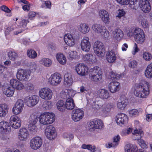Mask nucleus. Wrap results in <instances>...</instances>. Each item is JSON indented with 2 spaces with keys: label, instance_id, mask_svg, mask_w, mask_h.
Here are the masks:
<instances>
[{
  "label": "nucleus",
  "instance_id": "nucleus-9",
  "mask_svg": "<svg viewBox=\"0 0 152 152\" xmlns=\"http://www.w3.org/2000/svg\"><path fill=\"white\" fill-rule=\"evenodd\" d=\"M45 133L47 138L51 140L54 139L56 136L55 128L52 125L47 127L45 131Z\"/></svg>",
  "mask_w": 152,
  "mask_h": 152
},
{
  "label": "nucleus",
  "instance_id": "nucleus-50",
  "mask_svg": "<svg viewBox=\"0 0 152 152\" xmlns=\"http://www.w3.org/2000/svg\"><path fill=\"white\" fill-rule=\"evenodd\" d=\"M142 57L144 60L146 61H150L152 58L151 54L148 52L145 51L143 53Z\"/></svg>",
  "mask_w": 152,
  "mask_h": 152
},
{
  "label": "nucleus",
  "instance_id": "nucleus-10",
  "mask_svg": "<svg viewBox=\"0 0 152 152\" xmlns=\"http://www.w3.org/2000/svg\"><path fill=\"white\" fill-rule=\"evenodd\" d=\"M136 35L134 38L137 43L142 44L145 41V35L144 32L141 29L138 28V30H137L135 33Z\"/></svg>",
  "mask_w": 152,
  "mask_h": 152
},
{
  "label": "nucleus",
  "instance_id": "nucleus-13",
  "mask_svg": "<svg viewBox=\"0 0 152 152\" xmlns=\"http://www.w3.org/2000/svg\"><path fill=\"white\" fill-rule=\"evenodd\" d=\"M29 136V133L27 129L23 127L20 129L18 132V138L20 141L26 140Z\"/></svg>",
  "mask_w": 152,
  "mask_h": 152
},
{
  "label": "nucleus",
  "instance_id": "nucleus-23",
  "mask_svg": "<svg viewBox=\"0 0 152 152\" xmlns=\"http://www.w3.org/2000/svg\"><path fill=\"white\" fill-rule=\"evenodd\" d=\"M83 59L89 63L93 64L96 61L95 56L91 53H88L83 56Z\"/></svg>",
  "mask_w": 152,
  "mask_h": 152
},
{
  "label": "nucleus",
  "instance_id": "nucleus-21",
  "mask_svg": "<svg viewBox=\"0 0 152 152\" xmlns=\"http://www.w3.org/2000/svg\"><path fill=\"white\" fill-rule=\"evenodd\" d=\"M137 20L139 23L143 28L146 29L148 28L150 24L145 16L140 15L137 17Z\"/></svg>",
  "mask_w": 152,
  "mask_h": 152
},
{
  "label": "nucleus",
  "instance_id": "nucleus-56",
  "mask_svg": "<svg viewBox=\"0 0 152 152\" xmlns=\"http://www.w3.org/2000/svg\"><path fill=\"white\" fill-rule=\"evenodd\" d=\"M129 115L131 117H136L139 114L138 111L135 109H132L128 111Z\"/></svg>",
  "mask_w": 152,
  "mask_h": 152
},
{
  "label": "nucleus",
  "instance_id": "nucleus-19",
  "mask_svg": "<svg viewBox=\"0 0 152 152\" xmlns=\"http://www.w3.org/2000/svg\"><path fill=\"white\" fill-rule=\"evenodd\" d=\"M99 18L105 24H108L110 22L109 15L108 12L104 10H100L98 13Z\"/></svg>",
  "mask_w": 152,
  "mask_h": 152
},
{
  "label": "nucleus",
  "instance_id": "nucleus-30",
  "mask_svg": "<svg viewBox=\"0 0 152 152\" xmlns=\"http://www.w3.org/2000/svg\"><path fill=\"white\" fill-rule=\"evenodd\" d=\"M78 30L81 33L86 34L88 33L90 28L88 24L86 23H81L78 26Z\"/></svg>",
  "mask_w": 152,
  "mask_h": 152
},
{
  "label": "nucleus",
  "instance_id": "nucleus-57",
  "mask_svg": "<svg viewBox=\"0 0 152 152\" xmlns=\"http://www.w3.org/2000/svg\"><path fill=\"white\" fill-rule=\"evenodd\" d=\"M22 109L18 107L17 106H15L14 105L12 109V113L13 114L15 115H17L20 113L22 111Z\"/></svg>",
  "mask_w": 152,
  "mask_h": 152
},
{
  "label": "nucleus",
  "instance_id": "nucleus-20",
  "mask_svg": "<svg viewBox=\"0 0 152 152\" xmlns=\"http://www.w3.org/2000/svg\"><path fill=\"white\" fill-rule=\"evenodd\" d=\"M113 37L117 41H121L123 37V31L120 29H115L112 32Z\"/></svg>",
  "mask_w": 152,
  "mask_h": 152
},
{
  "label": "nucleus",
  "instance_id": "nucleus-26",
  "mask_svg": "<svg viewBox=\"0 0 152 152\" xmlns=\"http://www.w3.org/2000/svg\"><path fill=\"white\" fill-rule=\"evenodd\" d=\"M11 131V127L7 122L3 121L0 122V132H10Z\"/></svg>",
  "mask_w": 152,
  "mask_h": 152
},
{
  "label": "nucleus",
  "instance_id": "nucleus-5",
  "mask_svg": "<svg viewBox=\"0 0 152 152\" xmlns=\"http://www.w3.org/2000/svg\"><path fill=\"white\" fill-rule=\"evenodd\" d=\"M31 72L28 70L19 69L17 70L16 77L21 81H27L30 75Z\"/></svg>",
  "mask_w": 152,
  "mask_h": 152
},
{
  "label": "nucleus",
  "instance_id": "nucleus-28",
  "mask_svg": "<svg viewBox=\"0 0 152 152\" xmlns=\"http://www.w3.org/2000/svg\"><path fill=\"white\" fill-rule=\"evenodd\" d=\"M127 103V99L121 97L117 103V107L121 110H123L126 107Z\"/></svg>",
  "mask_w": 152,
  "mask_h": 152
},
{
  "label": "nucleus",
  "instance_id": "nucleus-52",
  "mask_svg": "<svg viewBox=\"0 0 152 152\" xmlns=\"http://www.w3.org/2000/svg\"><path fill=\"white\" fill-rule=\"evenodd\" d=\"M27 55L30 58H34L37 57V53L32 50H28L27 51Z\"/></svg>",
  "mask_w": 152,
  "mask_h": 152
},
{
  "label": "nucleus",
  "instance_id": "nucleus-15",
  "mask_svg": "<svg viewBox=\"0 0 152 152\" xmlns=\"http://www.w3.org/2000/svg\"><path fill=\"white\" fill-rule=\"evenodd\" d=\"M10 85L14 89L20 91L24 88V86L22 83L16 79L12 78L10 81Z\"/></svg>",
  "mask_w": 152,
  "mask_h": 152
},
{
  "label": "nucleus",
  "instance_id": "nucleus-49",
  "mask_svg": "<svg viewBox=\"0 0 152 152\" xmlns=\"http://www.w3.org/2000/svg\"><path fill=\"white\" fill-rule=\"evenodd\" d=\"M7 55L9 59L12 60H15L18 57L17 53L12 51L8 52Z\"/></svg>",
  "mask_w": 152,
  "mask_h": 152
},
{
  "label": "nucleus",
  "instance_id": "nucleus-46",
  "mask_svg": "<svg viewBox=\"0 0 152 152\" xmlns=\"http://www.w3.org/2000/svg\"><path fill=\"white\" fill-rule=\"evenodd\" d=\"M53 105L50 101H45L42 105V107L45 110H48L52 107Z\"/></svg>",
  "mask_w": 152,
  "mask_h": 152
},
{
  "label": "nucleus",
  "instance_id": "nucleus-3",
  "mask_svg": "<svg viewBox=\"0 0 152 152\" xmlns=\"http://www.w3.org/2000/svg\"><path fill=\"white\" fill-rule=\"evenodd\" d=\"M89 78L93 81L98 82L102 79V74L100 68L95 66L90 70Z\"/></svg>",
  "mask_w": 152,
  "mask_h": 152
},
{
  "label": "nucleus",
  "instance_id": "nucleus-36",
  "mask_svg": "<svg viewBox=\"0 0 152 152\" xmlns=\"http://www.w3.org/2000/svg\"><path fill=\"white\" fill-rule=\"evenodd\" d=\"M137 149V146L130 144L126 145L124 147L125 152H135Z\"/></svg>",
  "mask_w": 152,
  "mask_h": 152
},
{
  "label": "nucleus",
  "instance_id": "nucleus-54",
  "mask_svg": "<svg viewBox=\"0 0 152 152\" xmlns=\"http://www.w3.org/2000/svg\"><path fill=\"white\" fill-rule=\"evenodd\" d=\"M96 125V129H102L103 128L104 125L102 121L100 119H97L95 120Z\"/></svg>",
  "mask_w": 152,
  "mask_h": 152
},
{
  "label": "nucleus",
  "instance_id": "nucleus-14",
  "mask_svg": "<svg viewBox=\"0 0 152 152\" xmlns=\"http://www.w3.org/2000/svg\"><path fill=\"white\" fill-rule=\"evenodd\" d=\"M75 69L77 73L80 75L85 76L88 74V68L83 64H77L76 67Z\"/></svg>",
  "mask_w": 152,
  "mask_h": 152
},
{
  "label": "nucleus",
  "instance_id": "nucleus-12",
  "mask_svg": "<svg viewBox=\"0 0 152 152\" xmlns=\"http://www.w3.org/2000/svg\"><path fill=\"white\" fill-rule=\"evenodd\" d=\"M39 97L36 95H34L29 97H26L25 101L26 104L29 107H32L38 102Z\"/></svg>",
  "mask_w": 152,
  "mask_h": 152
},
{
  "label": "nucleus",
  "instance_id": "nucleus-61",
  "mask_svg": "<svg viewBox=\"0 0 152 152\" xmlns=\"http://www.w3.org/2000/svg\"><path fill=\"white\" fill-rule=\"evenodd\" d=\"M24 105V103L22 100L21 99H18L16 101L15 105V106H17L23 109Z\"/></svg>",
  "mask_w": 152,
  "mask_h": 152
},
{
  "label": "nucleus",
  "instance_id": "nucleus-25",
  "mask_svg": "<svg viewBox=\"0 0 152 152\" xmlns=\"http://www.w3.org/2000/svg\"><path fill=\"white\" fill-rule=\"evenodd\" d=\"M105 27L100 24L94 23L92 26L91 29L94 33L99 34L102 33Z\"/></svg>",
  "mask_w": 152,
  "mask_h": 152
},
{
  "label": "nucleus",
  "instance_id": "nucleus-29",
  "mask_svg": "<svg viewBox=\"0 0 152 152\" xmlns=\"http://www.w3.org/2000/svg\"><path fill=\"white\" fill-rule=\"evenodd\" d=\"M106 57L107 61L110 63L114 62L116 58L115 52L113 50L108 52L106 54Z\"/></svg>",
  "mask_w": 152,
  "mask_h": 152
},
{
  "label": "nucleus",
  "instance_id": "nucleus-4",
  "mask_svg": "<svg viewBox=\"0 0 152 152\" xmlns=\"http://www.w3.org/2000/svg\"><path fill=\"white\" fill-rule=\"evenodd\" d=\"M94 53L99 57L102 58L105 55V50L103 44L97 41L94 45Z\"/></svg>",
  "mask_w": 152,
  "mask_h": 152
},
{
  "label": "nucleus",
  "instance_id": "nucleus-11",
  "mask_svg": "<svg viewBox=\"0 0 152 152\" xmlns=\"http://www.w3.org/2000/svg\"><path fill=\"white\" fill-rule=\"evenodd\" d=\"M61 80L62 78L59 75L54 73L49 78L48 82L52 86H56L60 83Z\"/></svg>",
  "mask_w": 152,
  "mask_h": 152
},
{
  "label": "nucleus",
  "instance_id": "nucleus-6",
  "mask_svg": "<svg viewBox=\"0 0 152 152\" xmlns=\"http://www.w3.org/2000/svg\"><path fill=\"white\" fill-rule=\"evenodd\" d=\"M39 95L42 99L48 100L52 99L53 92L50 89L48 88H41L39 90Z\"/></svg>",
  "mask_w": 152,
  "mask_h": 152
},
{
  "label": "nucleus",
  "instance_id": "nucleus-44",
  "mask_svg": "<svg viewBox=\"0 0 152 152\" xmlns=\"http://www.w3.org/2000/svg\"><path fill=\"white\" fill-rule=\"evenodd\" d=\"M56 106L59 110L62 111L65 109V102L62 100H59L57 103Z\"/></svg>",
  "mask_w": 152,
  "mask_h": 152
},
{
  "label": "nucleus",
  "instance_id": "nucleus-41",
  "mask_svg": "<svg viewBox=\"0 0 152 152\" xmlns=\"http://www.w3.org/2000/svg\"><path fill=\"white\" fill-rule=\"evenodd\" d=\"M26 30L25 29V28H23L18 26L16 27L15 25H13V34L14 35H17L19 34L24 32Z\"/></svg>",
  "mask_w": 152,
  "mask_h": 152
},
{
  "label": "nucleus",
  "instance_id": "nucleus-2",
  "mask_svg": "<svg viewBox=\"0 0 152 152\" xmlns=\"http://www.w3.org/2000/svg\"><path fill=\"white\" fill-rule=\"evenodd\" d=\"M54 114L48 112L43 113L41 114L39 118V121L43 125L51 124L55 121Z\"/></svg>",
  "mask_w": 152,
  "mask_h": 152
},
{
  "label": "nucleus",
  "instance_id": "nucleus-27",
  "mask_svg": "<svg viewBox=\"0 0 152 152\" xmlns=\"http://www.w3.org/2000/svg\"><path fill=\"white\" fill-rule=\"evenodd\" d=\"M97 92L99 97L102 99H107L110 97L108 91L105 89H99Z\"/></svg>",
  "mask_w": 152,
  "mask_h": 152
},
{
  "label": "nucleus",
  "instance_id": "nucleus-58",
  "mask_svg": "<svg viewBox=\"0 0 152 152\" xmlns=\"http://www.w3.org/2000/svg\"><path fill=\"white\" fill-rule=\"evenodd\" d=\"M117 15L116 17L120 19L122 17L124 16L125 12L123 9L118 10L117 12Z\"/></svg>",
  "mask_w": 152,
  "mask_h": 152
},
{
  "label": "nucleus",
  "instance_id": "nucleus-24",
  "mask_svg": "<svg viewBox=\"0 0 152 152\" xmlns=\"http://www.w3.org/2000/svg\"><path fill=\"white\" fill-rule=\"evenodd\" d=\"M108 88L111 92L115 93L118 91L120 88V83L116 81H113L109 84Z\"/></svg>",
  "mask_w": 152,
  "mask_h": 152
},
{
  "label": "nucleus",
  "instance_id": "nucleus-63",
  "mask_svg": "<svg viewBox=\"0 0 152 152\" xmlns=\"http://www.w3.org/2000/svg\"><path fill=\"white\" fill-rule=\"evenodd\" d=\"M20 120V118L15 115H13L11 116L10 119L9 121L10 124H12V123L14 122Z\"/></svg>",
  "mask_w": 152,
  "mask_h": 152
},
{
  "label": "nucleus",
  "instance_id": "nucleus-34",
  "mask_svg": "<svg viewBox=\"0 0 152 152\" xmlns=\"http://www.w3.org/2000/svg\"><path fill=\"white\" fill-rule=\"evenodd\" d=\"M75 106V104L73 99L71 98L66 99L65 103V108L68 110H72Z\"/></svg>",
  "mask_w": 152,
  "mask_h": 152
},
{
  "label": "nucleus",
  "instance_id": "nucleus-38",
  "mask_svg": "<svg viewBox=\"0 0 152 152\" xmlns=\"http://www.w3.org/2000/svg\"><path fill=\"white\" fill-rule=\"evenodd\" d=\"M38 119V118L37 114L36 113H33L30 116L29 124L36 125Z\"/></svg>",
  "mask_w": 152,
  "mask_h": 152
},
{
  "label": "nucleus",
  "instance_id": "nucleus-59",
  "mask_svg": "<svg viewBox=\"0 0 152 152\" xmlns=\"http://www.w3.org/2000/svg\"><path fill=\"white\" fill-rule=\"evenodd\" d=\"M138 143L142 148L145 149L147 148V144L142 139L137 140Z\"/></svg>",
  "mask_w": 152,
  "mask_h": 152
},
{
  "label": "nucleus",
  "instance_id": "nucleus-22",
  "mask_svg": "<svg viewBox=\"0 0 152 152\" xmlns=\"http://www.w3.org/2000/svg\"><path fill=\"white\" fill-rule=\"evenodd\" d=\"M114 105L113 103L109 102L106 104H103L102 106V111L103 116H106V114L113 109Z\"/></svg>",
  "mask_w": 152,
  "mask_h": 152
},
{
  "label": "nucleus",
  "instance_id": "nucleus-39",
  "mask_svg": "<svg viewBox=\"0 0 152 152\" xmlns=\"http://www.w3.org/2000/svg\"><path fill=\"white\" fill-rule=\"evenodd\" d=\"M145 75L147 78H152V63L148 66L145 72Z\"/></svg>",
  "mask_w": 152,
  "mask_h": 152
},
{
  "label": "nucleus",
  "instance_id": "nucleus-48",
  "mask_svg": "<svg viewBox=\"0 0 152 152\" xmlns=\"http://www.w3.org/2000/svg\"><path fill=\"white\" fill-rule=\"evenodd\" d=\"M81 148L83 149H87L90 150L91 152H94L95 151L96 147L94 145H91L83 144L81 146Z\"/></svg>",
  "mask_w": 152,
  "mask_h": 152
},
{
  "label": "nucleus",
  "instance_id": "nucleus-31",
  "mask_svg": "<svg viewBox=\"0 0 152 152\" xmlns=\"http://www.w3.org/2000/svg\"><path fill=\"white\" fill-rule=\"evenodd\" d=\"M132 134L133 135V138L135 140L140 139L143 135V132L141 129H137L133 131Z\"/></svg>",
  "mask_w": 152,
  "mask_h": 152
},
{
  "label": "nucleus",
  "instance_id": "nucleus-43",
  "mask_svg": "<svg viewBox=\"0 0 152 152\" xmlns=\"http://www.w3.org/2000/svg\"><path fill=\"white\" fill-rule=\"evenodd\" d=\"M121 77L120 74H117L115 72L111 71L109 73L107 77L109 79L115 80L119 79Z\"/></svg>",
  "mask_w": 152,
  "mask_h": 152
},
{
  "label": "nucleus",
  "instance_id": "nucleus-47",
  "mask_svg": "<svg viewBox=\"0 0 152 152\" xmlns=\"http://www.w3.org/2000/svg\"><path fill=\"white\" fill-rule=\"evenodd\" d=\"M102 33L100 34L102 37L103 39L105 40L108 39L110 37V33L109 31L105 27V28H104Z\"/></svg>",
  "mask_w": 152,
  "mask_h": 152
},
{
  "label": "nucleus",
  "instance_id": "nucleus-55",
  "mask_svg": "<svg viewBox=\"0 0 152 152\" xmlns=\"http://www.w3.org/2000/svg\"><path fill=\"white\" fill-rule=\"evenodd\" d=\"M29 21L28 20L23 19L20 22L18 26L23 28H25V29L27 30V28L26 26L27 23Z\"/></svg>",
  "mask_w": 152,
  "mask_h": 152
},
{
  "label": "nucleus",
  "instance_id": "nucleus-1",
  "mask_svg": "<svg viewBox=\"0 0 152 152\" xmlns=\"http://www.w3.org/2000/svg\"><path fill=\"white\" fill-rule=\"evenodd\" d=\"M150 84L145 81L136 84L134 93L137 97L142 98L147 97L150 94Z\"/></svg>",
  "mask_w": 152,
  "mask_h": 152
},
{
  "label": "nucleus",
  "instance_id": "nucleus-16",
  "mask_svg": "<svg viewBox=\"0 0 152 152\" xmlns=\"http://www.w3.org/2000/svg\"><path fill=\"white\" fill-rule=\"evenodd\" d=\"M65 43L70 47L74 45L75 43V37L70 34H65L64 37Z\"/></svg>",
  "mask_w": 152,
  "mask_h": 152
},
{
  "label": "nucleus",
  "instance_id": "nucleus-62",
  "mask_svg": "<svg viewBox=\"0 0 152 152\" xmlns=\"http://www.w3.org/2000/svg\"><path fill=\"white\" fill-rule=\"evenodd\" d=\"M63 137L65 139L67 140L70 141L73 139L74 136L73 134H68L66 133H64L63 134Z\"/></svg>",
  "mask_w": 152,
  "mask_h": 152
},
{
  "label": "nucleus",
  "instance_id": "nucleus-32",
  "mask_svg": "<svg viewBox=\"0 0 152 152\" xmlns=\"http://www.w3.org/2000/svg\"><path fill=\"white\" fill-rule=\"evenodd\" d=\"M75 94V92L72 90L71 91L69 89H66L64 91H63L61 94V96L62 98L66 99L69 98L71 96H73Z\"/></svg>",
  "mask_w": 152,
  "mask_h": 152
},
{
  "label": "nucleus",
  "instance_id": "nucleus-60",
  "mask_svg": "<svg viewBox=\"0 0 152 152\" xmlns=\"http://www.w3.org/2000/svg\"><path fill=\"white\" fill-rule=\"evenodd\" d=\"M10 124L12 128L15 129H18L20 128L21 126V120L14 122Z\"/></svg>",
  "mask_w": 152,
  "mask_h": 152
},
{
  "label": "nucleus",
  "instance_id": "nucleus-33",
  "mask_svg": "<svg viewBox=\"0 0 152 152\" xmlns=\"http://www.w3.org/2000/svg\"><path fill=\"white\" fill-rule=\"evenodd\" d=\"M8 109L7 105L6 104H0V117H4L7 113Z\"/></svg>",
  "mask_w": 152,
  "mask_h": 152
},
{
  "label": "nucleus",
  "instance_id": "nucleus-51",
  "mask_svg": "<svg viewBox=\"0 0 152 152\" xmlns=\"http://www.w3.org/2000/svg\"><path fill=\"white\" fill-rule=\"evenodd\" d=\"M134 0H116L117 2L120 4L123 5H127L129 4V7L131 8V5L132 3L134 2Z\"/></svg>",
  "mask_w": 152,
  "mask_h": 152
},
{
  "label": "nucleus",
  "instance_id": "nucleus-42",
  "mask_svg": "<svg viewBox=\"0 0 152 152\" xmlns=\"http://www.w3.org/2000/svg\"><path fill=\"white\" fill-rule=\"evenodd\" d=\"M64 79L65 83H66L69 85H71L72 83V79L70 74H65L64 76Z\"/></svg>",
  "mask_w": 152,
  "mask_h": 152
},
{
  "label": "nucleus",
  "instance_id": "nucleus-17",
  "mask_svg": "<svg viewBox=\"0 0 152 152\" xmlns=\"http://www.w3.org/2000/svg\"><path fill=\"white\" fill-rule=\"evenodd\" d=\"M91 43L89 41V38L85 37L81 40V47L82 50L85 52H88L91 48Z\"/></svg>",
  "mask_w": 152,
  "mask_h": 152
},
{
  "label": "nucleus",
  "instance_id": "nucleus-8",
  "mask_svg": "<svg viewBox=\"0 0 152 152\" xmlns=\"http://www.w3.org/2000/svg\"><path fill=\"white\" fill-rule=\"evenodd\" d=\"M84 115L83 111L80 109H75L72 113V118L75 122L80 121L83 117Z\"/></svg>",
  "mask_w": 152,
  "mask_h": 152
},
{
  "label": "nucleus",
  "instance_id": "nucleus-40",
  "mask_svg": "<svg viewBox=\"0 0 152 152\" xmlns=\"http://www.w3.org/2000/svg\"><path fill=\"white\" fill-rule=\"evenodd\" d=\"M39 63L47 67H50L52 64L51 60L48 58H43L39 61Z\"/></svg>",
  "mask_w": 152,
  "mask_h": 152
},
{
  "label": "nucleus",
  "instance_id": "nucleus-7",
  "mask_svg": "<svg viewBox=\"0 0 152 152\" xmlns=\"http://www.w3.org/2000/svg\"><path fill=\"white\" fill-rule=\"evenodd\" d=\"M42 143V138L39 136H36L31 140L30 145L32 149L37 150L41 147Z\"/></svg>",
  "mask_w": 152,
  "mask_h": 152
},
{
  "label": "nucleus",
  "instance_id": "nucleus-18",
  "mask_svg": "<svg viewBox=\"0 0 152 152\" xmlns=\"http://www.w3.org/2000/svg\"><path fill=\"white\" fill-rule=\"evenodd\" d=\"M128 120L127 116L124 113L118 114L116 116V121L117 124L120 126L126 124Z\"/></svg>",
  "mask_w": 152,
  "mask_h": 152
},
{
  "label": "nucleus",
  "instance_id": "nucleus-64",
  "mask_svg": "<svg viewBox=\"0 0 152 152\" xmlns=\"http://www.w3.org/2000/svg\"><path fill=\"white\" fill-rule=\"evenodd\" d=\"M29 69L32 71H34L37 68V66L35 62H32L29 65Z\"/></svg>",
  "mask_w": 152,
  "mask_h": 152
},
{
  "label": "nucleus",
  "instance_id": "nucleus-53",
  "mask_svg": "<svg viewBox=\"0 0 152 152\" xmlns=\"http://www.w3.org/2000/svg\"><path fill=\"white\" fill-rule=\"evenodd\" d=\"M28 129L31 134H35L37 131V128L36 125L29 124Z\"/></svg>",
  "mask_w": 152,
  "mask_h": 152
},
{
  "label": "nucleus",
  "instance_id": "nucleus-35",
  "mask_svg": "<svg viewBox=\"0 0 152 152\" xmlns=\"http://www.w3.org/2000/svg\"><path fill=\"white\" fill-rule=\"evenodd\" d=\"M57 60L62 65L65 64L66 62V59L65 56L61 53H58L56 55Z\"/></svg>",
  "mask_w": 152,
  "mask_h": 152
},
{
  "label": "nucleus",
  "instance_id": "nucleus-37",
  "mask_svg": "<svg viewBox=\"0 0 152 152\" xmlns=\"http://www.w3.org/2000/svg\"><path fill=\"white\" fill-rule=\"evenodd\" d=\"M3 92L7 96L10 97L12 96L15 91L14 88L11 86L4 89Z\"/></svg>",
  "mask_w": 152,
  "mask_h": 152
},
{
  "label": "nucleus",
  "instance_id": "nucleus-45",
  "mask_svg": "<svg viewBox=\"0 0 152 152\" xmlns=\"http://www.w3.org/2000/svg\"><path fill=\"white\" fill-rule=\"evenodd\" d=\"M68 58L70 60L76 58L78 57L76 51H69L67 54Z\"/></svg>",
  "mask_w": 152,
  "mask_h": 152
}]
</instances>
